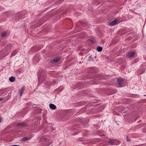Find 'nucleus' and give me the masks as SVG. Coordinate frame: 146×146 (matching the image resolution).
Here are the masks:
<instances>
[{
  "label": "nucleus",
  "instance_id": "nucleus-17",
  "mask_svg": "<svg viewBox=\"0 0 146 146\" xmlns=\"http://www.w3.org/2000/svg\"><path fill=\"white\" fill-rule=\"evenodd\" d=\"M108 142L111 145H112L114 144V142L112 140H109L108 141Z\"/></svg>",
  "mask_w": 146,
  "mask_h": 146
},
{
  "label": "nucleus",
  "instance_id": "nucleus-24",
  "mask_svg": "<svg viewBox=\"0 0 146 146\" xmlns=\"http://www.w3.org/2000/svg\"><path fill=\"white\" fill-rule=\"evenodd\" d=\"M3 100V98H0V101L2 100Z\"/></svg>",
  "mask_w": 146,
  "mask_h": 146
},
{
  "label": "nucleus",
  "instance_id": "nucleus-5",
  "mask_svg": "<svg viewBox=\"0 0 146 146\" xmlns=\"http://www.w3.org/2000/svg\"><path fill=\"white\" fill-rule=\"evenodd\" d=\"M117 21V19H115L111 21L109 23V25L112 26L114 25Z\"/></svg>",
  "mask_w": 146,
  "mask_h": 146
},
{
  "label": "nucleus",
  "instance_id": "nucleus-26",
  "mask_svg": "<svg viewBox=\"0 0 146 146\" xmlns=\"http://www.w3.org/2000/svg\"><path fill=\"white\" fill-rule=\"evenodd\" d=\"M1 119L0 118V123H1Z\"/></svg>",
  "mask_w": 146,
  "mask_h": 146
},
{
  "label": "nucleus",
  "instance_id": "nucleus-12",
  "mask_svg": "<svg viewBox=\"0 0 146 146\" xmlns=\"http://www.w3.org/2000/svg\"><path fill=\"white\" fill-rule=\"evenodd\" d=\"M104 108V105H102L100 106L98 108V110L99 112H100V111L102 110Z\"/></svg>",
  "mask_w": 146,
  "mask_h": 146
},
{
  "label": "nucleus",
  "instance_id": "nucleus-19",
  "mask_svg": "<svg viewBox=\"0 0 146 146\" xmlns=\"http://www.w3.org/2000/svg\"><path fill=\"white\" fill-rule=\"evenodd\" d=\"M126 139L127 142H130L131 141V139L128 138L127 136L126 137Z\"/></svg>",
  "mask_w": 146,
  "mask_h": 146
},
{
  "label": "nucleus",
  "instance_id": "nucleus-11",
  "mask_svg": "<svg viewBox=\"0 0 146 146\" xmlns=\"http://www.w3.org/2000/svg\"><path fill=\"white\" fill-rule=\"evenodd\" d=\"M29 139V137H24L21 139V141L23 142H25Z\"/></svg>",
  "mask_w": 146,
  "mask_h": 146
},
{
  "label": "nucleus",
  "instance_id": "nucleus-30",
  "mask_svg": "<svg viewBox=\"0 0 146 146\" xmlns=\"http://www.w3.org/2000/svg\"><path fill=\"white\" fill-rule=\"evenodd\" d=\"M36 58V57H35V56L34 57V58Z\"/></svg>",
  "mask_w": 146,
  "mask_h": 146
},
{
  "label": "nucleus",
  "instance_id": "nucleus-9",
  "mask_svg": "<svg viewBox=\"0 0 146 146\" xmlns=\"http://www.w3.org/2000/svg\"><path fill=\"white\" fill-rule=\"evenodd\" d=\"M58 58H55L51 61V62L52 63H55L57 62L59 60Z\"/></svg>",
  "mask_w": 146,
  "mask_h": 146
},
{
  "label": "nucleus",
  "instance_id": "nucleus-10",
  "mask_svg": "<svg viewBox=\"0 0 146 146\" xmlns=\"http://www.w3.org/2000/svg\"><path fill=\"white\" fill-rule=\"evenodd\" d=\"M49 139L47 138L44 137L42 138L41 139V141L44 142L43 143H46V142L49 141Z\"/></svg>",
  "mask_w": 146,
  "mask_h": 146
},
{
  "label": "nucleus",
  "instance_id": "nucleus-18",
  "mask_svg": "<svg viewBox=\"0 0 146 146\" xmlns=\"http://www.w3.org/2000/svg\"><path fill=\"white\" fill-rule=\"evenodd\" d=\"M89 41L92 43H93L94 42V40L93 39H89Z\"/></svg>",
  "mask_w": 146,
  "mask_h": 146
},
{
  "label": "nucleus",
  "instance_id": "nucleus-8",
  "mask_svg": "<svg viewBox=\"0 0 146 146\" xmlns=\"http://www.w3.org/2000/svg\"><path fill=\"white\" fill-rule=\"evenodd\" d=\"M90 71L92 73H96V68L95 67L91 68L90 69Z\"/></svg>",
  "mask_w": 146,
  "mask_h": 146
},
{
  "label": "nucleus",
  "instance_id": "nucleus-20",
  "mask_svg": "<svg viewBox=\"0 0 146 146\" xmlns=\"http://www.w3.org/2000/svg\"><path fill=\"white\" fill-rule=\"evenodd\" d=\"M32 107L33 108H35L36 107V106L35 104H34L32 106Z\"/></svg>",
  "mask_w": 146,
  "mask_h": 146
},
{
  "label": "nucleus",
  "instance_id": "nucleus-1",
  "mask_svg": "<svg viewBox=\"0 0 146 146\" xmlns=\"http://www.w3.org/2000/svg\"><path fill=\"white\" fill-rule=\"evenodd\" d=\"M123 81V80L121 78H118L116 80V83L119 86L122 87V84Z\"/></svg>",
  "mask_w": 146,
  "mask_h": 146
},
{
  "label": "nucleus",
  "instance_id": "nucleus-16",
  "mask_svg": "<svg viewBox=\"0 0 146 146\" xmlns=\"http://www.w3.org/2000/svg\"><path fill=\"white\" fill-rule=\"evenodd\" d=\"M7 34V32L5 31L3 32V33H2L1 34V36L2 37H4L5 35Z\"/></svg>",
  "mask_w": 146,
  "mask_h": 146
},
{
  "label": "nucleus",
  "instance_id": "nucleus-21",
  "mask_svg": "<svg viewBox=\"0 0 146 146\" xmlns=\"http://www.w3.org/2000/svg\"><path fill=\"white\" fill-rule=\"evenodd\" d=\"M41 109H39L38 110V112H41Z\"/></svg>",
  "mask_w": 146,
  "mask_h": 146
},
{
  "label": "nucleus",
  "instance_id": "nucleus-3",
  "mask_svg": "<svg viewBox=\"0 0 146 146\" xmlns=\"http://www.w3.org/2000/svg\"><path fill=\"white\" fill-rule=\"evenodd\" d=\"M135 52H130L127 53L126 56L127 58H130L133 56L135 55Z\"/></svg>",
  "mask_w": 146,
  "mask_h": 146
},
{
  "label": "nucleus",
  "instance_id": "nucleus-33",
  "mask_svg": "<svg viewBox=\"0 0 146 146\" xmlns=\"http://www.w3.org/2000/svg\"><path fill=\"white\" fill-rule=\"evenodd\" d=\"M145 20L146 21V18H145Z\"/></svg>",
  "mask_w": 146,
  "mask_h": 146
},
{
  "label": "nucleus",
  "instance_id": "nucleus-23",
  "mask_svg": "<svg viewBox=\"0 0 146 146\" xmlns=\"http://www.w3.org/2000/svg\"><path fill=\"white\" fill-rule=\"evenodd\" d=\"M122 113H124V115H125L126 114V112H123Z\"/></svg>",
  "mask_w": 146,
  "mask_h": 146
},
{
  "label": "nucleus",
  "instance_id": "nucleus-29",
  "mask_svg": "<svg viewBox=\"0 0 146 146\" xmlns=\"http://www.w3.org/2000/svg\"><path fill=\"white\" fill-rule=\"evenodd\" d=\"M96 56H95L94 57V58H96Z\"/></svg>",
  "mask_w": 146,
  "mask_h": 146
},
{
  "label": "nucleus",
  "instance_id": "nucleus-14",
  "mask_svg": "<svg viewBox=\"0 0 146 146\" xmlns=\"http://www.w3.org/2000/svg\"><path fill=\"white\" fill-rule=\"evenodd\" d=\"M102 47L100 46H98L96 48V50L98 52H100L102 50Z\"/></svg>",
  "mask_w": 146,
  "mask_h": 146
},
{
  "label": "nucleus",
  "instance_id": "nucleus-32",
  "mask_svg": "<svg viewBox=\"0 0 146 146\" xmlns=\"http://www.w3.org/2000/svg\"><path fill=\"white\" fill-rule=\"evenodd\" d=\"M64 1V0H62V1Z\"/></svg>",
  "mask_w": 146,
  "mask_h": 146
},
{
  "label": "nucleus",
  "instance_id": "nucleus-15",
  "mask_svg": "<svg viewBox=\"0 0 146 146\" xmlns=\"http://www.w3.org/2000/svg\"><path fill=\"white\" fill-rule=\"evenodd\" d=\"M17 50H14L13 52L12 53L11 57H12V56L15 55L17 53Z\"/></svg>",
  "mask_w": 146,
  "mask_h": 146
},
{
  "label": "nucleus",
  "instance_id": "nucleus-28",
  "mask_svg": "<svg viewBox=\"0 0 146 146\" xmlns=\"http://www.w3.org/2000/svg\"><path fill=\"white\" fill-rule=\"evenodd\" d=\"M3 90H0V92H2Z\"/></svg>",
  "mask_w": 146,
  "mask_h": 146
},
{
  "label": "nucleus",
  "instance_id": "nucleus-6",
  "mask_svg": "<svg viewBox=\"0 0 146 146\" xmlns=\"http://www.w3.org/2000/svg\"><path fill=\"white\" fill-rule=\"evenodd\" d=\"M24 90H25V86H23L21 88V90H20L19 91V93L20 94V96H21L22 95L23 93Z\"/></svg>",
  "mask_w": 146,
  "mask_h": 146
},
{
  "label": "nucleus",
  "instance_id": "nucleus-13",
  "mask_svg": "<svg viewBox=\"0 0 146 146\" xmlns=\"http://www.w3.org/2000/svg\"><path fill=\"white\" fill-rule=\"evenodd\" d=\"M15 80V78L14 76H11L9 78V80L11 82H13Z\"/></svg>",
  "mask_w": 146,
  "mask_h": 146
},
{
  "label": "nucleus",
  "instance_id": "nucleus-2",
  "mask_svg": "<svg viewBox=\"0 0 146 146\" xmlns=\"http://www.w3.org/2000/svg\"><path fill=\"white\" fill-rule=\"evenodd\" d=\"M17 125L18 126H20L22 127H27L29 126V125L25 122H20L17 123Z\"/></svg>",
  "mask_w": 146,
  "mask_h": 146
},
{
  "label": "nucleus",
  "instance_id": "nucleus-22",
  "mask_svg": "<svg viewBox=\"0 0 146 146\" xmlns=\"http://www.w3.org/2000/svg\"><path fill=\"white\" fill-rule=\"evenodd\" d=\"M92 58V56H90L89 57V59H90Z\"/></svg>",
  "mask_w": 146,
  "mask_h": 146
},
{
  "label": "nucleus",
  "instance_id": "nucleus-31",
  "mask_svg": "<svg viewBox=\"0 0 146 146\" xmlns=\"http://www.w3.org/2000/svg\"><path fill=\"white\" fill-rule=\"evenodd\" d=\"M48 126H47V128H48Z\"/></svg>",
  "mask_w": 146,
  "mask_h": 146
},
{
  "label": "nucleus",
  "instance_id": "nucleus-25",
  "mask_svg": "<svg viewBox=\"0 0 146 146\" xmlns=\"http://www.w3.org/2000/svg\"><path fill=\"white\" fill-rule=\"evenodd\" d=\"M79 114H80V113H78H78H76V114L77 115H78Z\"/></svg>",
  "mask_w": 146,
  "mask_h": 146
},
{
  "label": "nucleus",
  "instance_id": "nucleus-27",
  "mask_svg": "<svg viewBox=\"0 0 146 146\" xmlns=\"http://www.w3.org/2000/svg\"><path fill=\"white\" fill-rule=\"evenodd\" d=\"M50 129L51 128V129L52 128V126H51V127H50Z\"/></svg>",
  "mask_w": 146,
  "mask_h": 146
},
{
  "label": "nucleus",
  "instance_id": "nucleus-7",
  "mask_svg": "<svg viewBox=\"0 0 146 146\" xmlns=\"http://www.w3.org/2000/svg\"><path fill=\"white\" fill-rule=\"evenodd\" d=\"M52 143V141H50L48 143H42V145L43 146H48Z\"/></svg>",
  "mask_w": 146,
  "mask_h": 146
},
{
  "label": "nucleus",
  "instance_id": "nucleus-4",
  "mask_svg": "<svg viewBox=\"0 0 146 146\" xmlns=\"http://www.w3.org/2000/svg\"><path fill=\"white\" fill-rule=\"evenodd\" d=\"M50 108L52 110H54L56 109V106L52 104H50L49 105Z\"/></svg>",
  "mask_w": 146,
  "mask_h": 146
}]
</instances>
